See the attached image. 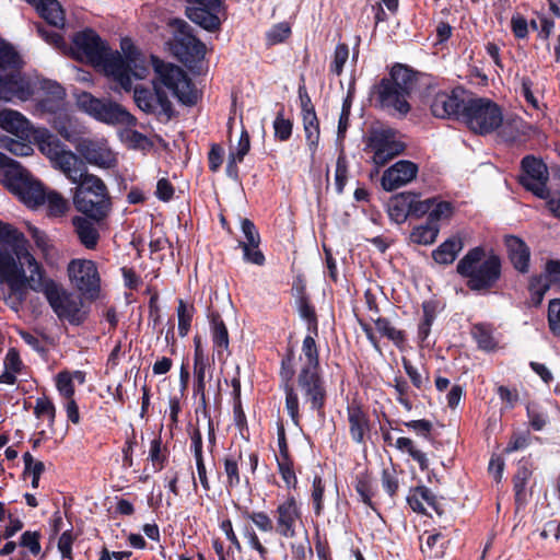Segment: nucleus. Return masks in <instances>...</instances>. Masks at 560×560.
I'll use <instances>...</instances> for the list:
<instances>
[{
  "label": "nucleus",
  "instance_id": "obj_1",
  "mask_svg": "<svg viewBox=\"0 0 560 560\" xmlns=\"http://www.w3.org/2000/svg\"><path fill=\"white\" fill-rule=\"evenodd\" d=\"M0 282L8 287V292L3 293L4 302L15 312H19L26 300L30 288L45 295L59 319L75 325L81 324L84 319L82 301L55 280L45 277L40 265L31 269L30 276L26 277L24 269L15 262L13 257L0 253Z\"/></svg>",
  "mask_w": 560,
  "mask_h": 560
},
{
  "label": "nucleus",
  "instance_id": "obj_2",
  "mask_svg": "<svg viewBox=\"0 0 560 560\" xmlns=\"http://www.w3.org/2000/svg\"><path fill=\"white\" fill-rule=\"evenodd\" d=\"M125 58L118 51H112L93 30L77 33L72 39L71 51L74 58L85 61L103 71L124 90L131 89V77L142 80L149 73V62L132 45L131 40H121Z\"/></svg>",
  "mask_w": 560,
  "mask_h": 560
},
{
  "label": "nucleus",
  "instance_id": "obj_3",
  "mask_svg": "<svg viewBox=\"0 0 560 560\" xmlns=\"http://www.w3.org/2000/svg\"><path fill=\"white\" fill-rule=\"evenodd\" d=\"M21 59L14 49L0 44V100L11 102L28 101L39 88L43 79L37 75L25 74L19 71Z\"/></svg>",
  "mask_w": 560,
  "mask_h": 560
},
{
  "label": "nucleus",
  "instance_id": "obj_4",
  "mask_svg": "<svg viewBox=\"0 0 560 560\" xmlns=\"http://www.w3.org/2000/svg\"><path fill=\"white\" fill-rule=\"evenodd\" d=\"M415 75L406 66L397 63L390 70V78L383 79L374 86L373 94L380 107L406 115L410 110L407 101L415 86Z\"/></svg>",
  "mask_w": 560,
  "mask_h": 560
},
{
  "label": "nucleus",
  "instance_id": "obj_5",
  "mask_svg": "<svg viewBox=\"0 0 560 560\" xmlns=\"http://www.w3.org/2000/svg\"><path fill=\"white\" fill-rule=\"evenodd\" d=\"M75 184L72 194L74 208L95 222L107 218L112 201L105 183L96 175L88 174Z\"/></svg>",
  "mask_w": 560,
  "mask_h": 560
},
{
  "label": "nucleus",
  "instance_id": "obj_6",
  "mask_svg": "<svg viewBox=\"0 0 560 560\" xmlns=\"http://www.w3.org/2000/svg\"><path fill=\"white\" fill-rule=\"evenodd\" d=\"M39 151L49 159L52 166L59 170L72 184L78 183L89 173L84 162L68 150L66 145L46 129H38L34 136Z\"/></svg>",
  "mask_w": 560,
  "mask_h": 560
},
{
  "label": "nucleus",
  "instance_id": "obj_7",
  "mask_svg": "<svg viewBox=\"0 0 560 560\" xmlns=\"http://www.w3.org/2000/svg\"><path fill=\"white\" fill-rule=\"evenodd\" d=\"M500 259L491 255L485 257L481 248L469 250L458 262L457 271L468 278V287L472 290L490 288L500 277Z\"/></svg>",
  "mask_w": 560,
  "mask_h": 560
},
{
  "label": "nucleus",
  "instance_id": "obj_8",
  "mask_svg": "<svg viewBox=\"0 0 560 560\" xmlns=\"http://www.w3.org/2000/svg\"><path fill=\"white\" fill-rule=\"evenodd\" d=\"M150 60L160 83L170 90L180 103L185 105L197 103L199 92L179 67L165 63L154 56H151Z\"/></svg>",
  "mask_w": 560,
  "mask_h": 560
},
{
  "label": "nucleus",
  "instance_id": "obj_9",
  "mask_svg": "<svg viewBox=\"0 0 560 560\" xmlns=\"http://www.w3.org/2000/svg\"><path fill=\"white\" fill-rule=\"evenodd\" d=\"M75 103L82 112L101 122L107 125H136V118L119 104L97 98L89 92L78 93Z\"/></svg>",
  "mask_w": 560,
  "mask_h": 560
},
{
  "label": "nucleus",
  "instance_id": "obj_10",
  "mask_svg": "<svg viewBox=\"0 0 560 560\" xmlns=\"http://www.w3.org/2000/svg\"><path fill=\"white\" fill-rule=\"evenodd\" d=\"M463 120L474 132L486 135L502 124V112L488 98H469L463 112Z\"/></svg>",
  "mask_w": 560,
  "mask_h": 560
},
{
  "label": "nucleus",
  "instance_id": "obj_11",
  "mask_svg": "<svg viewBox=\"0 0 560 560\" xmlns=\"http://www.w3.org/2000/svg\"><path fill=\"white\" fill-rule=\"evenodd\" d=\"M366 148L373 152L372 162L381 167L405 150V143L389 128L376 129L368 138Z\"/></svg>",
  "mask_w": 560,
  "mask_h": 560
},
{
  "label": "nucleus",
  "instance_id": "obj_12",
  "mask_svg": "<svg viewBox=\"0 0 560 560\" xmlns=\"http://www.w3.org/2000/svg\"><path fill=\"white\" fill-rule=\"evenodd\" d=\"M68 275L71 283L85 296H98L101 278L96 264L90 259H72L68 265Z\"/></svg>",
  "mask_w": 560,
  "mask_h": 560
},
{
  "label": "nucleus",
  "instance_id": "obj_13",
  "mask_svg": "<svg viewBox=\"0 0 560 560\" xmlns=\"http://www.w3.org/2000/svg\"><path fill=\"white\" fill-rule=\"evenodd\" d=\"M180 26L179 32L167 43L168 50L180 62L192 68L205 58L206 46L185 31L184 23H180Z\"/></svg>",
  "mask_w": 560,
  "mask_h": 560
},
{
  "label": "nucleus",
  "instance_id": "obj_14",
  "mask_svg": "<svg viewBox=\"0 0 560 560\" xmlns=\"http://www.w3.org/2000/svg\"><path fill=\"white\" fill-rule=\"evenodd\" d=\"M0 244L10 247L14 256L3 250H0V253H5L13 257L21 268H23V264L27 265L30 270L39 266L35 257L28 252L27 241L23 233L13 225L2 221H0Z\"/></svg>",
  "mask_w": 560,
  "mask_h": 560
},
{
  "label": "nucleus",
  "instance_id": "obj_15",
  "mask_svg": "<svg viewBox=\"0 0 560 560\" xmlns=\"http://www.w3.org/2000/svg\"><path fill=\"white\" fill-rule=\"evenodd\" d=\"M522 175L520 182L527 190L539 198H547L548 168L545 163L535 156H525L522 161Z\"/></svg>",
  "mask_w": 560,
  "mask_h": 560
},
{
  "label": "nucleus",
  "instance_id": "obj_16",
  "mask_svg": "<svg viewBox=\"0 0 560 560\" xmlns=\"http://www.w3.org/2000/svg\"><path fill=\"white\" fill-rule=\"evenodd\" d=\"M35 112L40 115H55L66 109L65 89L56 81L43 79L38 90Z\"/></svg>",
  "mask_w": 560,
  "mask_h": 560
},
{
  "label": "nucleus",
  "instance_id": "obj_17",
  "mask_svg": "<svg viewBox=\"0 0 560 560\" xmlns=\"http://www.w3.org/2000/svg\"><path fill=\"white\" fill-rule=\"evenodd\" d=\"M468 100L463 90L439 92L431 102V112L438 118L463 119Z\"/></svg>",
  "mask_w": 560,
  "mask_h": 560
},
{
  "label": "nucleus",
  "instance_id": "obj_18",
  "mask_svg": "<svg viewBox=\"0 0 560 560\" xmlns=\"http://www.w3.org/2000/svg\"><path fill=\"white\" fill-rule=\"evenodd\" d=\"M302 522V512L296 499L288 497L276 509V529L284 538L296 536L298 525Z\"/></svg>",
  "mask_w": 560,
  "mask_h": 560
},
{
  "label": "nucleus",
  "instance_id": "obj_19",
  "mask_svg": "<svg viewBox=\"0 0 560 560\" xmlns=\"http://www.w3.org/2000/svg\"><path fill=\"white\" fill-rule=\"evenodd\" d=\"M298 386L304 402L308 404L312 410L319 411L324 406L326 397V390L319 373L300 371Z\"/></svg>",
  "mask_w": 560,
  "mask_h": 560
},
{
  "label": "nucleus",
  "instance_id": "obj_20",
  "mask_svg": "<svg viewBox=\"0 0 560 560\" xmlns=\"http://www.w3.org/2000/svg\"><path fill=\"white\" fill-rule=\"evenodd\" d=\"M207 368V355L202 349L201 339L199 336L195 337V364H194V376H195V398L197 400V415L202 413L205 418H208L207 400H206V383L205 373Z\"/></svg>",
  "mask_w": 560,
  "mask_h": 560
},
{
  "label": "nucleus",
  "instance_id": "obj_21",
  "mask_svg": "<svg viewBox=\"0 0 560 560\" xmlns=\"http://www.w3.org/2000/svg\"><path fill=\"white\" fill-rule=\"evenodd\" d=\"M77 149L90 164L104 168L116 165V155L104 139L83 140Z\"/></svg>",
  "mask_w": 560,
  "mask_h": 560
},
{
  "label": "nucleus",
  "instance_id": "obj_22",
  "mask_svg": "<svg viewBox=\"0 0 560 560\" xmlns=\"http://www.w3.org/2000/svg\"><path fill=\"white\" fill-rule=\"evenodd\" d=\"M418 174V165L411 161L400 160L388 167L382 176V187L393 191L412 182Z\"/></svg>",
  "mask_w": 560,
  "mask_h": 560
},
{
  "label": "nucleus",
  "instance_id": "obj_23",
  "mask_svg": "<svg viewBox=\"0 0 560 560\" xmlns=\"http://www.w3.org/2000/svg\"><path fill=\"white\" fill-rule=\"evenodd\" d=\"M347 417L351 439L355 443H364L365 436L370 432L368 415L364 412L361 406L352 404L347 409Z\"/></svg>",
  "mask_w": 560,
  "mask_h": 560
},
{
  "label": "nucleus",
  "instance_id": "obj_24",
  "mask_svg": "<svg viewBox=\"0 0 560 560\" xmlns=\"http://www.w3.org/2000/svg\"><path fill=\"white\" fill-rule=\"evenodd\" d=\"M548 282L560 283V261H549L546 265V276L532 279L529 290L536 304L541 302L545 292L549 288Z\"/></svg>",
  "mask_w": 560,
  "mask_h": 560
},
{
  "label": "nucleus",
  "instance_id": "obj_25",
  "mask_svg": "<svg viewBox=\"0 0 560 560\" xmlns=\"http://www.w3.org/2000/svg\"><path fill=\"white\" fill-rule=\"evenodd\" d=\"M32 175L16 161L8 159L0 168V182L13 194L21 188Z\"/></svg>",
  "mask_w": 560,
  "mask_h": 560
},
{
  "label": "nucleus",
  "instance_id": "obj_26",
  "mask_svg": "<svg viewBox=\"0 0 560 560\" xmlns=\"http://www.w3.org/2000/svg\"><path fill=\"white\" fill-rule=\"evenodd\" d=\"M50 122L56 131L67 141L75 143L82 133L81 126L66 109L51 116Z\"/></svg>",
  "mask_w": 560,
  "mask_h": 560
},
{
  "label": "nucleus",
  "instance_id": "obj_27",
  "mask_svg": "<svg viewBox=\"0 0 560 560\" xmlns=\"http://www.w3.org/2000/svg\"><path fill=\"white\" fill-rule=\"evenodd\" d=\"M47 189L42 185L40 182L36 180L31 176L24 185H21L19 190L13 194L30 208H35L45 202V195Z\"/></svg>",
  "mask_w": 560,
  "mask_h": 560
},
{
  "label": "nucleus",
  "instance_id": "obj_28",
  "mask_svg": "<svg viewBox=\"0 0 560 560\" xmlns=\"http://www.w3.org/2000/svg\"><path fill=\"white\" fill-rule=\"evenodd\" d=\"M0 128L13 135L23 137L28 135L32 125L20 112L7 108L0 112Z\"/></svg>",
  "mask_w": 560,
  "mask_h": 560
},
{
  "label": "nucleus",
  "instance_id": "obj_29",
  "mask_svg": "<svg viewBox=\"0 0 560 560\" xmlns=\"http://www.w3.org/2000/svg\"><path fill=\"white\" fill-rule=\"evenodd\" d=\"M94 222L95 221L88 218L86 215H75L72 219L74 231L81 244L88 249H94L100 240V233Z\"/></svg>",
  "mask_w": 560,
  "mask_h": 560
},
{
  "label": "nucleus",
  "instance_id": "obj_30",
  "mask_svg": "<svg viewBox=\"0 0 560 560\" xmlns=\"http://www.w3.org/2000/svg\"><path fill=\"white\" fill-rule=\"evenodd\" d=\"M303 126L305 131V139L311 151L312 159L314 158L319 143V121L313 107L306 105L302 108Z\"/></svg>",
  "mask_w": 560,
  "mask_h": 560
},
{
  "label": "nucleus",
  "instance_id": "obj_31",
  "mask_svg": "<svg viewBox=\"0 0 560 560\" xmlns=\"http://www.w3.org/2000/svg\"><path fill=\"white\" fill-rule=\"evenodd\" d=\"M505 246L513 266L521 272H527L529 250L526 244L516 236H508L505 237Z\"/></svg>",
  "mask_w": 560,
  "mask_h": 560
},
{
  "label": "nucleus",
  "instance_id": "obj_32",
  "mask_svg": "<svg viewBox=\"0 0 560 560\" xmlns=\"http://www.w3.org/2000/svg\"><path fill=\"white\" fill-rule=\"evenodd\" d=\"M412 202L411 192H402L390 198L388 202V214L396 223H402L410 215Z\"/></svg>",
  "mask_w": 560,
  "mask_h": 560
},
{
  "label": "nucleus",
  "instance_id": "obj_33",
  "mask_svg": "<svg viewBox=\"0 0 560 560\" xmlns=\"http://www.w3.org/2000/svg\"><path fill=\"white\" fill-rule=\"evenodd\" d=\"M463 249V241L458 235H453L443 242L434 252L433 259L443 265L452 264Z\"/></svg>",
  "mask_w": 560,
  "mask_h": 560
},
{
  "label": "nucleus",
  "instance_id": "obj_34",
  "mask_svg": "<svg viewBox=\"0 0 560 560\" xmlns=\"http://www.w3.org/2000/svg\"><path fill=\"white\" fill-rule=\"evenodd\" d=\"M186 14L202 28L210 30V0H187Z\"/></svg>",
  "mask_w": 560,
  "mask_h": 560
},
{
  "label": "nucleus",
  "instance_id": "obj_35",
  "mask_svg": "<svg viewBox=\"0 0 560 560\" xmlns=\"http://www.w3.org/2000/svg\"><path fill=\"white\" fill-rule=\"evenodd\" d=\"M300 361L302 363L301 371L318 372V349L312 336H306L303 340Z\"/></svg>",
  "mask_w": 560,
  "mask_h": 560
},
{
  "label": "nucleus",
  "instance_id": "obj_36",
  "mask_svg": "<svg viewBox=\"0 0 560 560\" xmlns=\"http://www.w3.org/2000/svg\"><path fill=\"white\" fill-rule=\"evenodd\" d=\"M38 14L50 25L62 26L65 23V13L57 0H43L35 7Z\"/></svg>",
  "mask_w": 560,
  "mask_h": 560
},
{
  "label": "nucleus",
  "instance_id": "obj_37",
  "mask_svg": "<svg viewBox=\"0 0 560 560\" xmlns=\"http://www.w3.org/2000/svg\"><path fill=\"white\" fill-rule=\"evenodd\" d=\"M527 126L518 118L502 119V124L499 126V137L505 142H517L522 141L525 136Z\"/></svg>",
  "mask_w": 560,
  "mask_h": 560
},
{
  "label": "nucleus",
  "instance_id": "obj_38",
  "mask_svg": "<svg viewBox=\"0 0 560 560\" xmlns=\"http://www.w3.org/2000/svg\"><path fill=\"white\" fill-rule=\"evenodd\" d=\"M212 343L217 348L219 359L229 355V334L224 323L212 314Z\"/></svg>",
  "mask_w": 560,
  "mask_h": 560
},
{
  "label": "nucleus",
  "instance_id": "obj_39",
  "mask_svg": "<svg viewBox=\"0 0 560 560\" xmlns=\"http://www.w3.org/2000/svg\"><path fill=\"white\" fill-rule=\"evenodd\" d=\"M410 508L418 513H425V506L434 505V497L427 487L412 489L407 498Z\"/></svg>",
  "mask_w": 560,
  "mask_h": 560
},
{
  "label": "nucleus",
  "instance_id": "obj_40",
  "mask_svg": "<svg viewBox=\"0 0 560 560\" xmlns=\"http://www.w3.org/2000/svg\"><path fill=\"white\" fill-rule=\"evenodd\" d=\"M50 217H63L70 209L69 201L56 190H47L45 202Z\"/></svg>",
  "mask_w": 560,
  "mask_h": 560
},
{
  "label": "nucleus",
  "instance_id": "obj_41",
  "mask_svg": "<svg viewBox=\"0 0 560 560\" xmlns=\"http://www.w3.org/2000/svg\"><path fill=\"white\" fill-rule=\"evenodd\" d=\"M394 446L400 452L408 453L412 459L419 464L421 470L429 468V459L427 455L416 447L415 442L411 439L398 438Z\"/></svg>",
  "mask_w": 560,
  "mask_h": 560
},
{
  "label": "nucleus",
  "instance_id": "obj_42",
  "mask_svg": "<svg viewBox=\"0 0 560 560\" xmlns=\"http://www.w3.org/2000/svg\"><path fill=\"white\" fill-rule=\"evenodd\" d=\"M191 445L195 454L198 479L205 490L209 489L207 467L202 458V442L199 432H195L191 436Z\"/></svg>",
  "mask_w": 560,
  "mask_h": 560
},
{
  "label": "nucleus",
  "instance_id": "obj_43",
  "mask_svg": "<svg viewBox=\"0 0 560 560\" xmlns=\"http://www.w3.org/2000/svg\"><path fill=\"white\" fill-rule=\"evenodd\" d=\"M439 234V226L434 223H427L415 228L410 234L413 243L421 245L432 244Z\"/></svg>",
  "mask_w": 560,
  "mask_h": 560
},
{
  "label": "nucleus",
  "instance_id": "obj_44",
  "mask_svg": "<svg viewBox=\"0 0 560 560\" xmlns=\"http://www.w3.org/2000/svg\"><path fill=\"white\" fill-rule=\"evenodd\" d=\"M0 148L18 156H28L33 153L30 142L16 140L8 136L0 138Z\"/></svg>",
  "mask_w": 560,
  "mask_h": 560
},
{
  "label": "nucleus",
  "instance_id": "obj_45",
  "mask_svg": "<svg viewBox=\"0 0 560 560\" xmlns=\"http://www.w3.org/2000/svg\"><path fill=\"white\" fill-rule=\"evenodd\" d=\"M194 316V306L186 303L183 300H179L177 307V317H178V334L182 337H185L191 325V319Z\"/></svg>",
  "mask_w": 560,
  "mask_h": 560
},
{
  "label": "nucleus",
  "instance_id": "obj_46",
  "mask_svg": "<svg viewBox=\"0 0 560 560\" xmlns=\"http://www.w3.org/2000/svg\"><path fill=\"white\" fill-rule=\"evenodd\" d=\"M278 470L288 488H295L298 479L290 456L277 457Z\"/></svg>",
  "mask_w": 560,
  "mask_h": 560
},
{
  "label": "nucleus",
  "instance_id": "obj_47",
  "mask_svg": "<svg viewBox=\"0 0 560 560\" xmlns=\"http://www.w3.org/2000/svg\"><path fill=\"white\" fill-rule=\"evenodd\" d=\"M375 328L382 336L388 338L396 345H400L404 341L402 332L394 327L386 318L376 319Z\"/></svg>",
  "mask_w": 560,
  "mask_h": 560
},
{
  "label": "nucleus",
  "instance_id": "obj_48",
  "mask_svg": "<svg viewBox=\"0 0 560 560\" xmlns=\"http://www.w3.org/2000/svg\"><path fill=\"white\" fill-rule=\"evenodd\" d=\"M472 336L476 339L479 348L490 351L495 348V341L492 336V332L489 328L483 325H476L472 328Z\"/></svg>",
  "mask_w": 560,
  "mask_h": 560
},
{
  "label": "nucleus",
  "instance_id": "obj_49",
  "mask_svg": "<svg viewBox=\"0 0 560 560\" xmlns=\"http://www.w3.org/2000/svg\"><path fill=\"white\" fill-rule=\"evenodd\" d=\"M292 121L284 117L283 112L280 110L273 121L275 137L279 141H287L292 135Z\"/></svg>",
  "mask_w": 560,
  "mask_h": 560
},
{
  "label": "nucleus",
  "instance_id": "obj_50",
  "mask_svg": "<svg viewBox=\"0 0 560 560\" xmlns=\"http://www.w3.org/2000/svg\"><path fill=\"white\" fill-rule=\"evenodd\" d=\"M34 413L37 418H46L48 420V424L51 427L56 417V408L50 399L47 397L37 398Z\"/></svg>",
  "mask_w": 560,
  "mask_h": 560
},
{
  "label": "nucleus",
  "instance_id": "obj_51",
  "mask_svg": "<svg viewBox=\"0 0 560 560\" xmlns=\"http://www.w3.org/2000/svg\"><path fill=\"white\" fill-rule=\"evenodd\" d=\"M291 34V27L288 23L281 22L273 25L266 34L269 45H277L284 42Z\"/></svg>",
  "mask_w": 560,
  "mask_h": 560
},
{
  "label": "nucleus",
  "instance_id": "obj_52",
  "mask_svg": "<svg viewBox=\"0 0 560 560\" xmlns=\"http://www.w3.org/2000/svg\"><path fill=\"white\" fill-rule=\"evenodd\" d=\"M121 139L128 147L133 149H145L151 144L145 136L130 128L121 132Z\"/></svg>",
  "mask_w": 560,
  "mask_h": 560
},
{
  "label": "nucleus",
  "instance_id": "obj_53",
  "mask_svg": "<svg viewBox=\"0 0 560 560\" xmlns=\"http://www.w3.org/2000/svg\"><path fill=\"white\" fill-rule=\"evenodd\" d=\"M56 387L65 399L73 398L74 385L70 372L63 371L56 376Z\"/></svg>",
  "mask_w": 560,
  "mask_h": 560
},
{
  "label": "nucleus",
  "instance_id": "obj_54",
  "mask_svg": "<svg viewBox=\"0 0 560 560\" xmlns=\"http://www.w3.org/2000/svg\"><path fill=\"white\" fill-rule=\"evenodd\" d=\"M133 98H135L137 106L141 110H143L145 113L153 112L155 97L152 95V93L149 90L136 88Z\"/></svg>",
  "mask_w": 560,
  "mask_h": 560
},
{
  "label": "nucleus",
  "instance_id": "obj_55",
  "mask_svg": "<svg viewBox=\"0 0 560 560\" xmlns=\"http://www.w3.org/2000/svg\"><path fill=\"white\" fill-rule=\"evenodd\" d=\"M245 517L254 523V525L262 533H271L273 530V522L265 512H246Z\"/></svg>",
  "mask_w": 560,
  "mask_h": 560
},
{
  "label": "nucleus",
  "instance_id": "obj_56",
  "mask_svg": "<svg viewBox=\"0 0 560 560\" xmlns=\"http://www.w3.org/2000/svg\"><path fill=\"white\" fill-rule=\"evenodd\" d=\"M349 58V48L346 44H338L334 51V58L331 61V72H334L337 75H340L343 66L347 62Z\"/></svg>",
  "mask_w": 560,
  "mask_h": 560
},
{
  "label": "nucleus",
  "instance_id": "obj_57",
  "mask_svg": "<svg viewBox=\"0 0 560 560\" xmlns=\"http://www.w3.org/2000/svg\"><path fill=\"white\" fill-rule=\"evenodd\" d=\"M325 492V485L323 483V480L320 477H315L312 485V502L314 506V512L316 515H320L323 512V495Z\"/></svg>",
  "mask_w": 560,
  "mask_h": 560
},
{
  "label": "nucleus",
  "instance_id": "obj_58",
  "mask_svg": "<svg viewBox=\"0 0 560 560\" xmlns=\"http://www.w3.org/2000/svg\"><path fill=\"white\" fill-rule=\"evenodd\" d=\"M241 230L243 232L245 241L241 242L240 245H259L260 244L259 233H258L255 224L250 220L243 219L241 221Z\"/></svg>",
  "mask_w": 560,
  "mask_h": 560
},
{
  "label": "nucleus",
  "instance_id": "obj_59",
  "mask_svg": "<svg viewBox=\"0 0 560 560\" xmlns=\"http://www.w3.org/2000/svg\"><path fill=\"white\" fill-rule=\"evenodd\" d=\"M348 177V164L346 156L341 153L336 163V171H335V186L337 192H342L343 187L346 185Z\"/></svg>",
  "mask_w": 560,
  "mask_h": 560
},
{
  "label": "nucleus",
  "instance_id": "obj_60",
  "mask_svg": "<svg viewBox=\"0 0 560 560\" xmlns=\"http://www.w3.org/2000/svg\"><path fill=\"white\" fill-rule=\"evenodd\" d=\"M39 540V532L26 530L21 536L20 545L24 548H27L32 555L36 556L40 552L42 549Z\"/></svg>",
  "mask_w": 560,
  "mask_h": 560
},
{
  "label": "nucleus",
  "instance_id": "obj_61",
  "mask_svg": "<svg viewBox=\"0 0 560 560\" xmlns=\"http://www.w3.org/2000/svg\"><path fill=\"white\" fill-rule=\"evenodd\" d=\"M250 149V138L246 130H242L235 151L231 154V162H242Z\"/></svg>",
  "mask_w": 560,
  "mask_h": 560
},
{
  "label": "nucleus",
  "instance_id": "obj_62",
  "mask_svg": "<svg viewBox=\"0 0 560 560\" xmlns=\"http://www.w3.org/2000/svg\"><path fill=\"white\" fill-rule=\"evenodd\" d=\"M548 323L550 330L560 336V299L550 301L548 307Z\"/></svg>",
  "mask_w": 560,
  "mask_h": 560
},
{
  "label": "nucleus",
  "instance_id": "obj_63",
  "mask_svg": "<svg viewBox=\"0 0 560 560\" xmlns=\"http://www.w3.org/2000/svg\"><path fill=\"white\" fill-rule=\"evenodd\" d=\"M285 408L288 410L289 416L292 421L298 424L300 415H299V398L298 394L293 390L292 387H285Z\"/></svg>",
  "mask_w": 560,
  "mask_h": 560
},
{
  "label": "nucleus",
  "instance_id": "obj_64",
  "mask_svg": "<svg viewBox=\"0 0 560 560\" xmlns=\"http://www.w3.org/2000/svg\"><path fill=\"white\" fill-rule=\"evenodd\" d=\"M453 214V206L447 201H440L433 203L430 210V220L440 221L450 219Z\"/></svg>",
  "mask_w": 560,
  "mask_h": 560
}]
</instances>
